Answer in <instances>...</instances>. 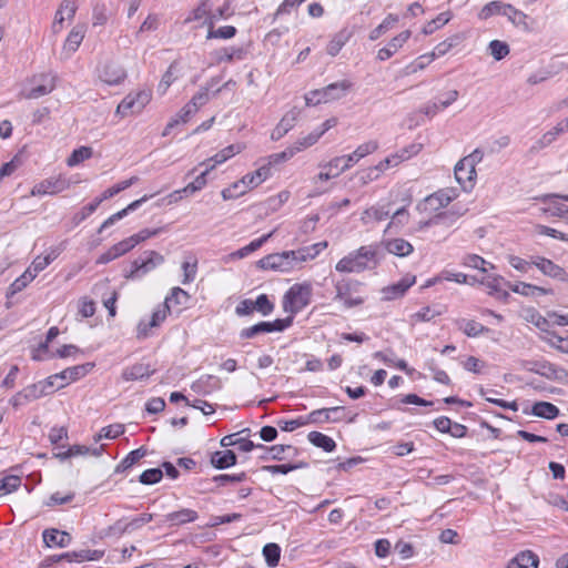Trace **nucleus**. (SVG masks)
<instances>
[{"label":"nucleus","mask_w":568,"mask_h":568,"mask_svg":"<svg viewBox=\"0 0 568 568\" xmlns=\"http://www.w3.org/2000/svg\"><path fill=\"white\" fill-rule=\"evenodd\" d=\"M326 247L327 242L323 241L300 247L298 250L272 253L258 260L257 267L288 273L294 268L301 267L303 263L314 260Z\"/></svg>","instance_id":"1"},{"label":"nucleus","mask_w":568,"mask_h":568,"mask_svg":"<svg viewBox=\"0 0 568 568\" xmlns=\"http://www.w3.org/2000/svg\"><path fill=\"white\" fill-rule=\"evenodd\" d=\"M377 263L378 246L364 245L341 258L336 263L335 270L341 273H361L376 266Z\"/></svg>","instance_id":"2"},{"label":"nucleus","mask_w":568,"mask_h":568,"mask_svg":"<svg viewBox=\"0 0 568 568\" xmlns=\"http://www.w3.org/2000/svg\"><path fill=\"white\" fill-rule=\"evenodd\" d=\"M312 293V285L307 282L292 285L283 297V310L290 314L287 317L293 320L297 313L310 305Z\"/></svg>","instance_id":"3"},{"label":"nucleus","mask_w":568,"mask_h":568,"mask_svg":"<svg viewBox=\"0 0 568 568\" xmlns=\"http://www.w3.org/2000/svg\"><path fill=\"white\" fill-rule=\"evenodd\" d=\"M352 85L353 84L351 81L342 80L335 83H331L322 90H314L310 93V95L306 97V104L315 105L318 103H328L339 100L347 94Z\"/></svg>","instance_id":"4"},{"label":"nucleus","mask_w":568,"mask_h":568,"mask_svg":"<svg viewBox=\"0 0 568 568\" xmlns=\"http://www.w3.org/2000/svg\"><path fill=\"white\" fill-rule=\"evenodd\" d=\"M362 283L355 280H342L335 284V301H339L346 308H352L364 303L359 295Z\"/></svg>","instance_id":"5"},{"label":"nucleus","mask_w":568,"mask_h":568,"mask_svg":"<svg viewBox=\"0 0 568 568\" xmlns=\"http://www.w3.org/2000/svg\"><path fill=\"white\" fill-rule=\"evenodd\" d=\"M274 311V303L270 301L266 294H260L255 301L251 298L242 300L235 307V314L247 316L258 312L263 316L270 315Z\"/></svg>","instance_id":"6"},{"label":"nucleus","mask_w":568,"mask_h":568,"mask_svg":"<svg viewBox=\"0 0 568 568\" xmlns=\"http://www.w3.org/2000/svg\"><path fill=\"white\" fill-rule=\"evenodd\" d=\"M144 258H136L132 262V270L126 278L139 280L164 262L163 255L156 251H146Z\"/></svg>","instance_id":"7"},{"label":"nucleus","mask_w":568,"mask_h":568,"mask_svg":"<svg viewBox=\"0 0 568 568\" xmlns=\"http://www.w3.org/2000/svg\"><path fill=\"white\" fill-rule=\"evenodd\" d=\"M292 325V317L277 318L273 322H260L253 326L245 327L240 332L241 338H254L260 334L283 332Z\"/></svg>","instance_id":"8"},{"label":"nucleus","mask_w":568,"mask_h":568,"mask_svg":"<svg viewBox=\"0 0 568 568\" xmlns=\"http://www.w3.org/2000/svg\"><path fill=\"white\" fill-rule=\"evenodd\" d=\"M151 91L140 90L128 94L118 105L116 113L126 116L129 113H140L151 101Z\"/></svg>","instance_id":"9"},{"label":"nucleus","mask_w":568,"mask_h":568,"mask_svg":"<svg viewBox=\"0 0 568 568\" xmlns=\"http://www.w3.org/2000/svg\"><path fill=\"white\" fill-rule=\"evenodd\" d=\"M70 187V181L62 176H51L37 183L32 190V196L53 195L63 192Z\"/></svg>","instance_id":"10"},{"label":"nucleus","mask_w":568,"mask_h":568,"mask_svg":"<svg viewBox=\"0 0 568 568\" xmlns=\"http://www.w3.org/2000/svg\"><path fill=\"white\" fill-rule=\"evenodd\" d=\"M98 75L102 82L109 85H116L126 78V72L119 63L105 61L98 69Z\"/></svg>","instance_id":"11"},{"label":"nucleus","mask_w":568,"mask_h":568,"mask_svg":"<svg viewBox=\"0 0 568 568\" xmlns=\"http://www.w3.org/2000/svg\"><path fill=\"white\" fill-rule=\"evenodd\" d=\"M94 367L93 363H85L81 365H75L72 367H68L63 369L62 372L58 373L59 378L61 383L58 385V389L65 387L72 382H75L82 377H84L87 374H89L92 368Z\"/></svg>","instance_id":"12"},{"label":"nucleus","mask_w":568,"mask_h":568,"mask_svg":"<svg viewBox=\"0 0 568 568\" xmlns=\"http://www.w3.org/2000/svg\"><path fill=\"white\" fill-rule=\"evenodd\" d=\"M540 200L544 203H549L547 207L544 209V212L547 214H550L551 216H558L564 217V215H567L568 213V206L559 202L566 201L568 202V195L567 194H558V193H550L546 194Z\"/></svg>","instance_id":"13"},{"label":"nucleus","mask_w":568,"mask_h":568,"mask_svg":"<svg viewBox=\"0 0 568 568\" xmlns=\"http://www.w3.org/2000/svg\"><path fill=\"white\" fill-rule=\"evenodd\" d=\"M416 282V277L414 275H405L397 283H394L389 286L383 288V297L386 301H392L404 296L409 287H412Z\"/></svg>","instance_id":"14"},{"label":"nucleus","mask_w":568,"mask_h":568,"mask_svg":"<svg viewBox=\"0 0 568 568\" xmlns=\"http://www.w3.org/2000/svg\"><path fill=\"white\" fill-rule=\"evenodd\" d=\"M39 84L32 87L28 91L21 92L23 98L29 100L39 99L43 95L51 93L55 88L54 78L50 74H41L39 75Z\"/></svg>","instance_id":"15"},{"label":"nucleus","mask_w":568,"mask_h":568,"mask_svg":"<svg viewBox=\"0 0 568 568\" xmlns=\"http://www.w3.org/2000/svg\"><path fill=\"white\" fill-rule=\"evenodd\" d=\"M531 263L544 275L550 276L552 278L561 280V281L565 280L567 276L566 271L561 266L555 264L552 261H550L546 257H541V256L531 257Z\"/></svg>","instance_id":"16"},{"label":"nucleus","mask_w":568,"mask_h":568,"mask_svg":"<svg viewBox=\"0 0 568 568\" xmlns=\"http://www.w3.org/2000/svg\"><path fill=\"white\" fill-rule=\"evenodd\" d=\"M222 382L215 375H203L192 383L191 389L199 395H210L215 390L221 389Z\"/></svg>","instance_id":"17"},{"label":"nucleus","mask_w":568,"mask_h":568,"mask_svg":"<svg viewBox=\"0 0 568 568\" xmlns=\"http://www.w3.org/2000/svg\"><path fill=\"white\" fill-rule=\"evenodd\" d=\"M87 28L84 24H77L69 32L64 44H63V53L65 58H70L80 47L81 42L84 39Z\"/></svg>","instance_id":"18"},{"label":"nucleus","mask_w":568,"mask_h":568,"mask_svg":"<svg viewBox=\"0 0 568 568\" xmlns=\"http://www.w3.org/2000/svg\"><path fill=\"white\" fill-rule=\"evenodd\" d=\"M197 518V511L190 508H182L180 510L166 514L161 523L170 524V526H182L189 523H193Z\"/></svg>","instance_id":"19"},{"label":"nucleus","mask_w":568,"mask_h":568,"mask_svg":"<svg viewBox=\"0 0 568 568\" xmlns=\"http://www.w3.org/2000/svg\"><path fill=\"white\" fill-rule=\"evenodd\" d=\"M297 120V112L295 110H291L286 112L283 118L280 120L277 125L273 129L271 133V139L273 141H278L283 136H285L295 125Z\"/></svg>","instance_id":"20"},{"label":"nucleus","mask_w":568,"mask_h":568,"mask_svg":"<svg viewBox=\"0 0 568 568\" xmlns=\"http://www.w3.org/2000/svg\"><path fill=\"white\" fill-rule=\"evenodd\" d=\"M153 373L154 368L150 364L135 363L122 371V378L124 381H141L150 377Z\"/></svg>","instance_id":"21"},{"label":"nucleus","mask_w":568,"mask_h":568,"mask_svg":"<svg viewBox=\"0 0 568 568\" xmlns=\"http://www.w3.org/2000/svg\"><path fill=\"white\" fill-rule=\"evenodd\" d=\"M77 11V4L74 0H62L59 9L55 12L54 20L52 23V31L58 33L62 30L64 17L62 13H67V19H72Z\"/></svg>","instance_id":"22"},{"label":"nucleus","mask_w":568,"mask_h":568,"mask_svg":"<svg viewBox=\"0 0 568 568\" xmlns=\"http://www.w3.org/2000/svg\"><path fill=\"white\" fill-rule=\"evenodd\" d=\"M152 195H144L142 196L141 199L139 200H135L133 201L132 203H130L126 207H124L123 210L112 214L111 216H109L100 226L99 229V233H101L103 230L110 227L111 225H113L115 222L120 221L121 219H123L124 216H126L129 214V212H132V211H135L138 207H140L142 205V203L146 202L149 199H151Z\"/></svg>","instance_id":"23"},{"label":"nucleus","mask_w":568,"mask_h":568,"mask_svg":"<svg viewBox=\"0 0 568 568\" xmlns=\"http://www.w3.org/2000/svg\"><path fill=\"white\" fill-rule=\"evenodd\" d=\"M390 210L389 204H376L367 207L363 211L361 221L363 224L371 222H381L389 216Z\"/></svg>","instance_id":"24"},{"label":"nucleus","mask_w":568,"mask_h":568,"mask_svg":"<svg viewBox=\"0 0 568 568\" xmlns=\"http://www.w3.org/2000/svg\"><path fill=\"white\" fill-rule=\"evenodd\" d=\"M132 247L126 239L120 241L119 243L112 245L106 252L102 253L98 260L97 264H108L111 261L124 255L129 251H131Z\"/></svg>","instance_id":"25"},{"label":"nucleus","mask_w":568,"mask_h":568,"mask_svg":"<svg viewBox=\"0 0 568 568\" xmlns=\"http://www.w3.org/2000/svg\"><path fill=\"white\" fill-rule=\"evenodd\" d=\"M385 250L399 257L408 256L413 253V245L404 239H390L383 242Z\"/></svg>","instance_id":"26"},{"label":"nucleus","mask_w":568,"mask_h":568,"mask_svg":"<svg viewBox=\"0 0 568 568\" xmlns=\"http://www.w3.org/2000/svg\"><path fill=\"white\" fill-rule=\"evenodd\" d=\"M568 131V116L558 122L550 131L546 132L534 145V149H544L551 144L558 135Z\"/></svg>","instance_id":"27"},{"label":"nucleus","mask_w":568,"mask_h":568,"mask_svg":"<svg viewBox=\"0 0 568 568\" xmlns=\"http://www.w3.org/2000/svg\"><path fill=\"white\" fill-rule=\"evenodd\" d=\"M455 197V193L450 190H439L425 199V204L432 210L446 207Z\"/></svg>","instance_id":"28"},{"label":"nucleus","mask_w":568,"mask_h":568,"mask_svg":"<svg viewBox=\"0 0 568 568\" xmlns=\"http://www.w3.org/2000/svg\"><path fill=\"white\" fill-rule=\"evenodd\" d=\"M475 176L476 170L473 165H469V168H467L466 165H462V160L457 162V164L455 165V178L464 190L473 187Z\"/></svg>","instance_id":"29"},{"label":"nucleus","mask_w":568,"mask_h":568,"mask_svg":"<svg viewBox=\"0 0 568 568\" xmlns=\"http://www.w3.org/2000/svg\"><path fill=\"white\" fill-rule=\"evenodd\" d=\"M104 555V551L102 550H90V549H82L78 551H68L60 556V559H65L69 562H82L85 560H99Z\"/></svg>","instance_id":"30"},{"label":"nucleus","mask_w":568,"mask_h":568,"mask_svg":"<svg viewBox=\"0 0 568 568\" xmlns=\"http://www.w3.org/2000/svg\"><path fill=\"white\" fill-rule=\"evenodd\" d=\"M270 175L268 165H262L254 172L245 174L241 180L246 190H252L263 183Z\"/></svg>","instance_id":"31"},{"label":"nucleus","mask_w":568,"mask_h":568,"mask_svg":"<svg viewBox=\"0 0 568 568\" xmlns=\"http://www.w3.org/2000/svg\"><path fill=\"white\" fill-rule=\"evenodd\" d=\"M43 541L48 547H67L70 541L71 537L65 531H60L58 529H45L42 534Z\"/></svg>","instance_id":"32"},{"label":"nucleus","mask_w":568,"mask_h":568,"mask_svg":"<svg viewBox=\"0 0 568 568\" xmlns=\"http://www.w3.org/2000/svg\"><path fill=\"white\" fill-rule=\"evenodd\" d=\"M243 149H244V146L242 144H231L201 164L202 165H214V168H215L217 164H222L225 161H227L229 159H231L232 156H234L235 154L241 153Z\"/></svg>","instance_id":"33"},{"label":"nucleus","mask_w":568,"mask_h":568,"mask_svg":"<svg viewBox=\"0 0 568 568\" xmlns=\"http://www.w3.org/2000/svg\"><path fill=\"white\" fill-rule=\"evenodd\" d=\"M236 462L237 458L235 453L230 449L215 452L211 456V464L216 469H226L234 466Z\"/></svg>","instance_id":"34"},{"label":"nucleus","mask_w":568,"mask_h":568,"mask_svg":"<svg viewBox=\"0 0 568 568\" xmlns=\"http://www.w3.org/2000/svg\"><path fill=\"white\" fill-rule=\"evenodd\" d=\"M538 556L530 550L521 551L508 562L509 568H537Z\"/></svg>","instance_id":"35"},{"label":"nucleus","mask_w":568,"mask_h":568,"mask_svg":"<svg viewBox=\"0 0 568 568\" xmlns=\"http://www.w3.org/2000/svg\"><path fill=\"white\" fill-rule=\"evenodd\" d=\"M530 414L545 419H555L559 416L560 410L552 403L536 402L530 409Z\"/></svg>","instance_id":"36"},{"label":"nucleus","mask_w":568,"mask_h":568,"mask_svg":"<svg viewBox=\"0 0 568 568\" xmlns=\"http://www.w3.org/2000/svg\"><path fill=\"white\" fill-rule=\"evenodd\" d=\"M463 214H464V211L457 210L455 206H453L450 210L440 212V213L436 214L434 217L429 219L427 221V224L452 226L457 222V220Z\"/></svg>","instance_id":"37"},{"label":"nucleus","mask_w":568,"mask_h":568,"mask_svg":"<svg viewBox=\"0 0 568 568\" xmlns=\"http://www.w3.org/2000/svg\"><path fill=\"white\" fill-rule=\"evenodd\" d=\"M211 18V3L210 0L202 1L190 14L185 18L184 23L193 21H202L203 24L209 27V20Z\"/></svg>","instance_id":"38"},{"label":"nucleus","mask_w":568,"mask_h":568,"mask_svg":"<svg viewBox=\"0 0 568 568\" xmlns=\"http://www.w3.org/2000/svg\"><path fill=\"white\" fill-rule=\"evenodd\" d=\"M146 455V449L140 447L130 452L115 467L114 473L121 474L133 467L140 459Z\"/></svg>","instance_id":"39"},{"label":"nucleus","mask_w":568,"mask_h":568,"mask_svg":"<svg viewBox=\"0 0 568 568\" xmlns=\"http://www.w3.org/2000/svg\"><path fill=\"white\" fill-rule=\"evenodd\" d=\"M352 33L347 29H343L333 36L327 44L326 52L331 57H335L339 53L342 48L347 43Z\"/></svg>","instance_id":"40"},{"label":"nucleus","mask_w":568,"mask_h":568,"mask_svg":"<svg viewBox=\"0 0 568 568\" xmlns=\"http://www.w3.org/2000/svg\"><path fill=\"white\" fill-rule=\"evenodd\" d=\"M464 40V37L459 33H456L444 41L439 42L434 50L430 52V57L434 59L440 58L448 53L453 48L458 45Z\"/></svg>","instance_id":"41"},{"label":"nucleus","mask_w":568,"mask_h":568,"mask_svg":"<svg viewBox=\"0 0 568 568\" xmlns=\"http://www.w3.org/2000/svg\"><path fill=\"white\" fill-rule=\"evenodd\" d=\"M307 438L314 446L320 447L327 453H331L336 448L334 439L321 432H311L307 435Z\"/></svg>","instance_id":"42"},{"label":"nucleus","mask_w":568,"mask_h":568,"mask_svg":"<svg viewBox=\"0 0 568 568\" xmlns=\"http://www.w3.org/2000/svg\"><path fill=\"white\" fill-rule=\"evenodd\" d=\"M191 296L181 287H173L171 294L165 297L163 305L171 311L175 305H186Z\"/></svg>","instance_id":"43"},{"label":"nucleus","mask_w":568,"mask_h":568,"mask_svg":"<svg viewBox=\"0 0 568 568\" xmlns=\"http://www.w3.org/2000/svg\"><path fill=\"white\" fill-rule=\"evenodd\" d=\"M442 313L430 306L422 307L418 312L409 315L408 323L412 326H415L422 322H430L435 317L439 316Z\"/></svg>","instance_id":"44"},{"label":"nucleus","mask_w":568,"mask_h":568,"mask_svg":"<svg viewBox=\"0 0 568 568\" xmlns=\"http://www.w3.org/2000/svg\"><path fill=\"white\" fill-rule=\"evenodd\" d=\"M463 265L470 268L479 270L483 273H487L488 267L490 270L495 268V265L487 262L484 257L477 254H467L463 257Z\"/></svg>","instance_id":"45"},{"label":"nucleus","mask_w":568,"mask_h":568,"mask_svg":"<svg viewBox=\"0 0 568 568\" xmlns=\"http://www.w3.org/2000/svg\"><path fill=\"white\" fill-rule=\"evenodd\" d=\"M214 21L209 22V30L206 34V39H231L233 38L237 30L233 26H223L217 29H214Z\"/></svg>","instance_id":"46"},{"label":"nucleus","mask_w":568,"mask_h":568,"mask_svg":"<svg viewBox=\"0 0 568 568\" xmlns=\"http://www.w3.org/2000/svg\"><path fill=\"white\" fill-rule=\"evenodd\" d=\"M510 290L517 294L524 295V296H535V295H546L548 294V290L536 286L528 283H517L514 285H509Z\"/></svg>","instance_id":"47"},{"label":"nucleus","mask_w":568,"mask_h":568,"mask_svg":"<svg viewBox=\"0 0 568 568\" xmlns=\"http://www.w3.org/2000/svg\"><path fill=\"white\" fill-rule=\"evenodd\" d=\"M139 180L138 176H132L130 178L129 180H124V181H121L116 184H114L113 186L106 189L100 197H97L100 203H102L103 201L108 200V199H111L113 197L114 195H116L118 193L126 190L128 187H130L131 185H133L134 183H136Z\"/></svg>","instance_id":"48"},{"label":"nucleus","mask_w":568,"mask_h":568,"mask_svg":"<svg viewBox=\"0 0 568 568\" xmlns=\"http://www.w3.org/2000/svg\"><path fill=\"white\" fill-rule=\"evenodd\" d=\"M216 83V79H211L205 87L200 88V90L192 97L190 102L197 109L205 105L211 99L210 90Z\"/></svg>","instance_id":"49"},{"label":"nucleus","mask_w":568,"mask_h":568,"mask_svg":"<svg viewBox=\"0 0 568 568\" xmlns=\"http://www.w3.org/2000/svg\"><path fill=\"white\" fill-rule=\"evenodd\" d=\"M398 22V17L395 14H388L375 29L369 32V40L375 41L382 34L390 30Z\"/></svg>","instance_id":"50"},{"label":"nucleus","mask_w":568,"mask_h":568,"mask_svg":"<svg viewBox=\"0 0 568 568\" xmlns=\"http://www.w3.org/2000/svg\"><path fill=\"white\" fill-rule=\"evenodd\" d=\"M348 159H349V154L343 155V156H336V158L332 159L331 161H328L327 163L321 164L320 166L322 169H335V171L338 172V175H339L341 173H343L346 170H348L349 168H352L355 163H357L356 161H348Z\"/></svg>","instance_id":"51"},{"label":"nucleus","mask_w":568,"mask_h":568,"mask_svg":"<svg viewBox=\"0 0 568 568\" xmlns=\"http://www.w3.org/2000/svg\"><path fill=\"white\" fill-rule=\"evenodd\" d=\"M125 428L123 424H112L103 427L97 435H94V442L98 443L102 439H114L124 433Z\"/></svg>","instance_id":"52"},{"label":"nucleus","mask_w":568,"mask_h":568,"mask_svg":"<svg viewBox=\"0 0 568 568\" xmlns=\"http://www.w3.org/2000/svg\"><path fill=\"white\" fill-rule=\"evenodd\" d=\"M165 231V227H156V229H143L140 232L126 237L128 242L130 243L131 247H135L141 242H144L145 240L156 236Z\"/></svg>","instance_id":"53"},{"label":"nucleus","mask_w":568,"mask_h":568,"mask_svg":"<svg viewBox=\"0 0 568 568\" xmlns=\"http://www.w3.org/2000/svg\"><path fill=\"white\" fill-rule=\"evenodd\" d=\"M452 19V13L449 11L439 13L435 19L428 21L424 28L423 33L428 36L433 34L436 30L444 27L446 23H448Z\"/></svg>","instance_id":"54"},{"label":"nucleus","mask_w":568,"mask_h":568,"mask_svg":"<svg viewBox=\"0 0 568 568\" xmlns=\"http://www.w3.org/2000/svg\"><path fill=\"white\" fill-rule=\"evenodd\" d=\"M60 253L61 250L59 247H50L49 252L44 256L38 255L31 263L42 272L60 255Z\"/></svg>","instance_id":"55"},{"label":"nucleus","mask_w":568,"mask_h":568,"mask_svg":"<svg viewBox=\"0 0 568 568\" xmlns=\"http://www.w3.org/2000/svg\"><path fill=\"white\" fill-rule=\"evenodd\" d=\"M176 70H178V63L174 61L170 64L166 72L163 74L159 85H158V92L160 94H165L170 85L176 80Z\"/></svg>","instance_id":"56"},{"label":"nucleus","mask_w":568,"mask_h":568,"mask_svg":"<svg viewBox=\"0 0 568 568\" xmlns=\"http://www.w3.org/2000/svg\"><path fill=\"white\" fill-rule=\"evenodd\" d=\"M488 51L496 61H500L509 54L510 49L505 41L493 40L488 44Z\"/></svg>","instance_id":"57"},{"label":"nucleus","mask_w":568,"mask_h":568,"mask_svg":"<svg viewBox=\"0 0 568 568\" xmlns=\"http://www.w3.org/2000/svg\"><path fill=\"white\" fill-rule=\"evenodd\" d=\"M506 3L500 1H491L485 4L478 13L480 20H487L493 16H503Z\"/></svg>","instance_id":"58"},{"label":"nucleus","mask_w":568,"mask_h":568,"mask_svg":"<svg viewBox=\"0 0 568 568\" xmlns=\"http://www.w3.org/2000/svg\"><path fill=\"white\" fill-rule=\"evenodd\" d=\"M378 149L377 141H367L356 148V150L349 154L348 161L358 162L361 159L365 158L368 154L374 153Z\"/></svg>","instance_id":"59"},{"label":"nucleus","mask_w":568,"mask_h":568,"mask_svg":"<svg viewBox=\"0 0 568 568\" xmlns=\"http://www.w3.org/2000/svg\"><path fill=\"white\" fill-rule=\"evenodd\" d=\"M459 328L469 337H476L488 331L484 325L474 320H462L459 322Z\"/></svg>","instance_id":"60"},{"label":"nucleus","mask_w":568,"mask_h":568,"mask_svg":"<svg viewBox=\"0 0 568 568\" xmlns=\"http://www.w3.org/2000/svg\"><path fill=\"white\" fill-rule=\"evenodd\" d=\"M525 320L531 324H534L537 328H539L541 332H545L547 334L549 328V321L544 317L539 312H537L534 308L526 311Z\"/></svg>","instance_id":"61"},{"label":"nucleus","mask_w":568,"mask_h":568,"mask_svg":"<svg viewBox=\"0 0 568 568\" xmlns=\"http://www.w3.org/2000/svg\"><path fill=\"white\" fill-rule=\"evenodd\" d=\"M542 339L551 347L568 354V337H561L554 332H547Z\"/></svg>","instance_id":"62"},{"label":"nucleus","mask_w":568,"mask_h":568,"mask_svg":"<svg viewBox=\"0 0 568 568\" xmlns=\"http://www.w3.org/2000/svg\"><path fill=\"white\" fill-rule=\"evenodd\" d=\"M92 149L90 146H80L71 153L67 159L68 166H75L92 156Z\"/></svg>","instance_id":"63"},{"label":"nucleus","mask_w":568,"mask_h":568,"mask_svg":"<svg viewBox=\"0 0 568 568\" xmlns=\"http://www.w3.org/2000/svg\"><path fill=\"white\" fill-rule=\"evenodd\" d=\"M263 556L270 567L277 566L281 557V548L277 544H266L263 547Z\"/></svg>","instance_id":"64"}]
</instances>
